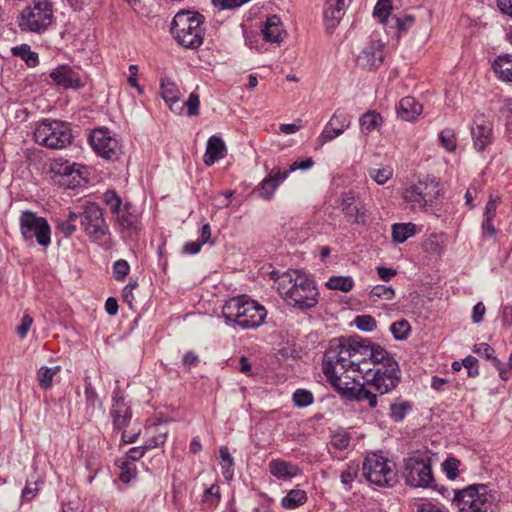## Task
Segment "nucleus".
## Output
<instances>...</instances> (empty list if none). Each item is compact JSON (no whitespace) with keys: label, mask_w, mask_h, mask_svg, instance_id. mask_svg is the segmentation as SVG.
<instances>
[{"label":"nucleus","mask_w":512,"mask_h":512,"mask_svg":"<svg viewBox=\"0 0 512 512\" xmlns=\"http://www.w3.org/2000/svg\"><path fill=\"white\" fill-rule=\"evenodd\" d=\"M382 123V116L374 110L367 111L359 119L361 132L366 135L380 128Z\"/></svg>","instance_id":"29"},{"label":"nucleus","mask_w":512,"mask_h":512,"mask_svg":"<svg viewBox=\"0 0 512 512\" xmlns=\"http://www.w3.org/2000/svg\"><path fill=\"white\" fill-rule=\"evenodd\" d=\"M226 152L227 149L224 141L220 137L213 135L207 141L204 163L207 166H211L220 159H223L226 156Z\"/></svg>","instance_id":"24"},{"label":"nucleus","mask_w":512,"mask_h":512,"mask_svg":"<svg viewBox=\"0 0 512 512\" xmlns=\"http://www.w3.org/2000/svg\"><path fill=\"white\" fill-rule=\"evenodd\" d=\"M351 437L346 431H339L332 435L330 444L338 450H345L350 445Z\"/></svg>","instance_id":"47"},{"label":"nucleus","mask_w":512,"mask_h":512,"mask_svg":"<svg viewBox=\"0 0 512 512\" xmlns=\"http://www.w3.org/2000/svg\"><path fill=\"white\" fill-rule=\"evenodd\" d=\"M89 143L105 159H116L120 154L119 142L107 128L94 129L89 136Z\"/></svg>","instance_id":"14"},{"label":"nucleus","mask_w":512,"mask_h":512,"mask_svg":"<svg viewBox=\"0 0 512 512\" xmlns=\"http://www.w3.org/2000/svg\"><path fill=\"white\" fill-rule=\"evenodd\" d=\"M369 175L377 184L383 185L392 177L393 170L390 167L371 169Z\"/></svg>","instance_id":"49"},{"label":"nucleus","mask_w":512,"mask_h":512,"mask_svg":"<svg viewBox=\"0 0 512 512\" xmlns=\"http://www.w3.org/2000/svg\"><path fill=\"white\" fill-rule=\"evenodd\" d=\"M439 140L441 145L448 152H454L457 147L456 136L452 129L445 128L439 134Z\"/></svg>","instance_id":"42"},{"label":"nucleus","mask_w":512,"mask_h":512,"mask_svg":"<svg viewBox=\"0 0 512 512\" xmlns=\"http://www.w3.org/2000/svg\"><path fill=\"white\" fill-rule=\"evenodd\" d=\"M351 125V116L342 111L336 110L321 132L320 139L329 142L342 135Z\"/></svg>","instance_id":"18"},{"label":"nucleus","mask_w":512,"mask_h":512,"mask_svg":"<svg viewBox=\"0 0 512 512\" xmlns=\"http://www.w3.org/2000/svg\"><path fill=\"white\" fill-rule=\"evenodd\" d=\"M61 370L60 366H54V367H46L42 366L38 370L37 373V380L39 382V385L42 389H50L52 387V382L54 376Z\"/></svg>","instance_id":"35"},{"label":"nucleus","mask_w":512,"mask_h":512,"mask_svg":"<svg viewBox=\"0 0 512 512\" xmlns=\"http://www.w3.org/2000/svg\"><path fill=\"white\" fill-rule=\"evenodd\" d=\"M314 166V160L311 157H307L302 160H296L294 161L290 168L287 170L289 171V174L291 172H294L296 170H308Z\"/></svg>","instance_id":"56"},{"label":"nucleus","mask_w":512,"mask_h":512,"mask_svg":"<svg viewBox=\"0 0 512 512\" xmlns=\"http://www.w3.org/2000/svg\"><path fill=\"white\" fill-rule=\"evenodd\" d=\"M202 15L192 11L178 12L172 21L171 32L186 48H198L203 41Z\"/></svg>","instance_id":"6"},{"label":"nucleus","mask_w":512,"mask_h":512,"mask_svg":"<svg viewBox=\"0 0 512 512\" xmlns=\"http://www.w3.org/2000/svg\"><path fill=\"white\" fill-rule=\"evenodd\" d=\"M130 271V266L126 260H117L113 265V276L116 280L122 281Z\"/></svg>","instance_id":"52"},{"label":"nucleus","mask_w":512,"mask_h":512,"mask_svg":"<svg viewBox=\"0 0 512 512\" xmlns=\"http://www.w3.org/2000/svg\"><path fill=\"white\" fill-rule=\"evenodd\" d=\"M50 77L53 82L65 89H80L85 86V79L78 70L69 65H60L55 68Z\"/></svg>","instance_id":"17"},{"label":"nucleus","mask_w":512,"mask_h":512,"mask_svg":"<svg viewBox=\"0 0 512 512\" xmlns=\"http://www.w3.org/2000/svg\"><path fill=\"white\" fill-rule=\"evenodd\" d=\"M220 488L217 484L211 485L204 492V503L209 507L216 506L220 501Z\"/></svg>","instance_id":"51"},{"label":"nucleus","mask_w":512,"mask_h":512,"mask_svg":"<svg viewBox=\"0 0 512 512\" xmlns=\"http://www.w3.org/2000/svg\"><path fill=\"white\" fill-rule=\"evenodd\" d=\"M103 201L115 215L123 208L121 198L113 190H108L103 194Z\"/></svg>","instance_id":"43"},{"label":"nucleus","mask_w":512,"mask_h":512,"mask_svg":"<svg viewBox=\"0 0 512 512\" xmlns=\"http://www.w3.org/2000/svg\"><path fill=\"white\" fill-rule=\"evenodd\" d=\"M277 290L287 305L301 311L314 308L319 301L315 282L299 270H290L279 276Z\"/></svg>","instance_id":"2"},{"label":"nucleus","mask_w":512,"mask_h":512,"mask_svg":"<svg viewBox=\"0 0 512 512\" xmlns=\"http://www.w3.org/2000/svg\"><path fill=\"white\" fill-rule=\"evenodd\" d=\"M199 105H200V100H199V95L195 92H192L187 101L184 102L181 106L182 108L184 106L187 107V113L189 116H196L199 114Z\"/></svg>","instance_id":"53"},{"label":"nucleus","mask_w":512,"mask_h":512,"mask_svg":"<svg viewBox=\"0 0 512 512\" xmlns=\"http://www.w3.org/2000/svg\"><path fill=\"white\" fill-rule=\"evenodd\" d=\"M116 221L123 230L130 232L139 230V216L130 203L123 205V208L116 214Z\"/></svg>","instance_id":"26"},{"label":"nucleus","mask_w":512,"mask_h":512,"mask_svg":"<svg viewBox=\"0 0 512 512\" xmlns=\"http://www.w3.org/2000/svg\"><path fill=\"white\" fill-rule=\"evenodd\" d=\"M376 270L379 277L383 281H389L392 277H394L397 274V271L394 268L390 267L378 266Z\"/></svg>","instance_id":"63"},{"label":"nucleus","mask_w":512,"mask_h":512,"mask_svg":"<svg viewBox=\"0 0 512 512\" xmlns=\"http://www.w3.org/2000/svg\"><path fill=\"white\" fill-rule=\"evenodd\" d=\"M330 290L349 292L354 287V280L351 276H331L325 283Z\"/></svg>","instance_id":"31"},{"label":"nucleus","mask_w":512,"mask_h":512,"mask_svg":"<svg viewBox=\"0 0 512 512\" xmlns=\"http://www.w3.org/2000/svg\"><path fill=\"white\" fill-rule=\"evenodd\" d=\"M471 137L474 148L482 152L493 140V124L490 119L482 113L476 114L471 126Z\"/></svg>","instance_id":"15"},{"label":"nucleus","mask_w":512,"mask_h":512,"mask_svg":"<svg viewBox=\"0 0 512 512\" xmlns=\"http://www.w3.org/2000/svg\"><path fill=\"white\" fill-rule=\"evenodd\" d=\"M313 400V394L308 390L298 389L293 394L294 405L300 408L311 405Z\"/></svg>","instance_id":"44"},{"label":"nucleus","mask_w":512,"mask_h":512,"mask_svg":"<svg viewBox=\"0 0 512 512\" xmlns=\"http://www.w3.org/2000/svg\"><path fill=\"white\" fill-rule=\"evenodd\" d=\"M391 8L390 0H378L373 14L380 20V22L388 26L389 19L393 16L390 12Z\"/></svg>","instance_id":"39"},{"label":"nucleus","mask_w":512,"mask_h":512,"mask_svg":"<svg viewBox=\"0 0 512 512\" xmlns=\"http://www.w3.org/2000/svg\"><path fill=\"white\" fill-rule=\"evenodd\" d=\"M19 228L26 242H37L40 246L47 247L51 243V228L48 221L35 212L25 210L19 217Z\"/></svg>","instance_id":"11"},{"label":"nucleus","mask_w":512,"mask_h":512,"mask_svg":"<svg viewBox=\"0 0 512 512\" xmlns=\"http://www.w3.org/2000/svg\"><path fill=\"white\" fill-rule=\"evenodd\" d=\"M132 416L131 406L125 401L120 387L117 386L113 391L112 406L110 409V417L114 428L123 430L129 425Z\"/></svg>","instance_id":"16"},{"label":"nucleus","mask_w":512,"mask_h":512,"mask_svg":"<svg viewBox=\"0 0 512 512\" xmlns=\"http://www.w3.org/2000/svg\"><path fill=\"white\" fill-rule=\"evenodd\" d=\"M32 324H33V318L29 314H25L21 320L20 325L16 328L17 335L21 339L26 338Z\"/></svg>","instance_id":"55"},{"label":"nucleus","mask_w":512,"mask_h":512,"mask_svg":"<svg viewBox=\"0 0 512 512\" xmlns=\"http://www.w3.org/2000/svg\"><path fill=\"white\" fill-rule=\"evenodd\" d=\"M459 465L460 461L453 457L447 458L442 463L443 471L445 472L448 479L454 480L458 476Z\"/></svg>","instance_id":"50"},{"label":"nucleus","mask_w":512,"mask_h":512,"mask_svg":"<svg viewBox=\"0 0 512 512\" xmlns=\"http://www.w3.org/2000/svg\"><path fill=\"white\" fill-rule=\"evenodd\" d=\"M422 113V105L414 97H404L397 106V115L404 121H414Z\"/></svg>","instance_id":"27"},{"label":"nucleus","mask_w":512,"mask_h":512,"mask_svg":"<svg viewBox=\"0 0 512 512\" xmlns=\"http://www.w3.org/2000/svg\"><path fill=\"white\" fill-rule=\"evenodd\" d=\"M363 475L367 481L379 487H393L398 482L394 462L382 455L372 453L363 462Z\"/></svg>","instance_id":"10"},{"label":"nucleus","mask_w":512,"mask_h":512,"mask_svg":"<svg viewBox=\"0 0 512 512\" xmlns=\"http://www.w3.org/2000/svg\"><path fill=\"white\" fill-rule=\"evenodd\" d=\"M411 410V404L409 401L402 400L394 402L390 405V417L396 421L400 422L404 419L408 411Z\"/></svg>","instance_id":"38"},{"label":"nucleus","mask_w":512,"mask_h":512,"mask_svg":"<svg viewBox=\"0 0 512 512\" xmlns=\"http://www.w3.org/2000/svg\"><path fill=\"white\" fill-rule=\"evenodd\" d=\"M220 464L222 467V472L225 479L230 480L233 477V465L234 461L232 456L229 453L227 447H221L219 450Z\"/></svg>","instance_id":"37"},{"label":"nucleus","mask_w":512,"mask_h":512,"mask_svg":"<svg viewBox=\"0 0 512 512\" xmlns=\"http://www.w3.org/2000/svg\"><path fill=\"white\" fill-rule=\"evenodd\" d=\"M289 176V171H283L279 167L273 168L268 175L260 182L257 191L259 196L269 201L274 197L275 191Z\"/></svg>","instance_id":"19"},{"label":"nucleus","mask_w":512,"mask_h":512,"mask_svg":"<svg viewBox=\"0 0 512 512\" xmlns=\"http://www.w3.org/2000/svg\"><path fill=\"white\" fill-rule=\"evenodd\" d=\"M85 401L87 413L90 415H94L96 411H100L102 409V401L98 397V394L92 387L91 383H88L85 386Z\"/></svg>","instance_id":"34"},{"label":"nucleus","mask_w":512,"mask_h":512,"mask_svg":"<svg viewBox=\"0 0 512 512\" xmlns=\"http://www.w3.org/2000/svg\"><path fill=\"white\" fill-rule=\"evenodd\" d=\"M497 500L496 491L477 484L455 491L452 506L457 512H493Z\"/></svg>","instance_id":"4"},{"label":"nucleus","mask_w":512,"mask_h":512,"mask_svg":"<svg viewBox=\"0 0 512 512\" xmlns=\"http://www.w3.org/2000/svg\"><path fill=\"white\" fill-rule=\"evenodd\" d=\"M385 44L381 39L371 36L356 55V65L364 70L378 69L385 59Z\"/></svg>","instance_id":"13"},{"label":"nucleus","mask_w":512,"mask_h":512,"mask_svg":"<svg viewBox=\"0 0 512 512\" xmlns=\"http://www.w3.org/2000/svg\"><path fill=\"white\" fill-rule=\"evenodd\" d=\"M322 371L343 397L378 405V397L394 390L401 381L398 362L382 346L367 338L341 337L331 341Z\"/></svg>","instance_id":"1"},{"label":"nucleus","mask_w":512,"mask_h":512,"mask_svg":"<svg viewBox=\"0 0 512 512\" xmlns=\"http://www.w3.org/2000/svg\"><path fill=\"white\" fill-rule=\"evenodd\" d=\"M395 296V291L391 286H385V285H376L374 286L370 293V298H380L384 300H392Z\"/></svg>","instance_id":"45"},{"label":"nucleus","mask_w":512,"mask_h":512,"mask_svg":"<svg viewBox=\"0 0 512 512\" xmlns=\"http://www.w3.org/2000/svg\"><path fill=\"white\" fill-rule=\"evenodd\" d=\"M307 501L304 490L293 489L282 499L281 504L286 509H295Z\"/></svg>","instance_id":"32"},{"label":"nucleus","mask_w":512,"mask_h":512,"mask_svg":"<svg viewBox=\"0 0 512 512\" xmlns=\"http://www.w3.org/2000/svg\"><path fill=\"white\" fill-rule=\"evenodd\" d=\"M416 233V225L413 223H396L392 226V238L396 243H403Z\"/></svg>","instance_id":"30"},{"label":"nucleus","mask_w":512,"mask_h":512,"mask_svg":"<svg viewBox=\"0 0 512 512\" xmlns=\"http://www.w3.org/2000/svg\"><path fill=\"white\" fill-rule=\"evenodd\" d=\"M35 141L49 149H62L72 141L70 125L59 120L44 119L40 121L34 130Z\"/></svg>","instance_id":"9"},{"label":"nucleus","mask_w":512,"mask_h":512,"mask_svg":"<svg viewBox=\"0 0 512 512\" xmlns=\"http://www.w3.org/2000/svg\"><path fill=\"white\" fill-rule=\"evenodd\" d=\"M12 53L14 56H18L23 59L28 66L33 67L38 63V55L35 52H32L30 46L27 44L13 47Z\"/></svg>","instance_id":"36"},{"label":"nucleus","mask_w":512,"mask_h":512,"mask_svg":"<svg viewBox=\"0 0 512 512\" xmlns=\"http://www.w3.org/2000/svg\"><path fill=\"white\" fill-rule=\"evenodd\" d=\"M160 89L161 96L168 104L171 111L181 113L182 106H179L181 93L175 82L169 78H163L160 82Z\"/></svg>","instance_id":"21"},{"label":"nucleus","mask_w":512,"mask_h":512,"mask_svg":"<svg viewBox=\"0 0 512 512\" xmlns=\"http://www.w3.org/2000/svg\"><path fill=\"white\" fill-rule=\"evenodd\" d=\"M415 23V18L412 15L406 14L402 17L393 15L389 19L388 27L396 29L397 35L407 32Z\"/></svg>","instance_id":"33"},{"label":"nucleus","mask_w":512,"mask_h":512,"mask_svg":"<svg viewBox=\"0 0 512 512\" xmlns=\"http://www.w3.org/2000/svg\"><path fill=\"white\" fill-rule=\"evenodd\" d=\"M38 490V480L34 483L27 481L26 486L22 491L21 497L24 501H30L37 495Z\"/></svg>","instance_id":"57"},{"label":"nucleus","mask_w":512,"mask_h":512,"mask_svg":"<svg viewBox=\"0 0 512 512\" xmlns=\"http://www.w3.org/2000/svg\"><path fill=\"white\" fill-rule=\"evenodd\" d=\"M390 331L396 340H404L408 337L411 331V326L407 320L402 319L394 322L390 326Z\"/></svg>","instance_id":"40"},{"label":"nucleus","mask_w":512,"mask_h":512,"mask_svg":"<svg viewBox=\"0 0 512 512\" xmlns=\"http://www.w3.org/2000/svg\"><path fill=\"white\" fill-rule=\"evenodd\" d=\"M52 170L55 174L70 176L74 172V164L71 165L69 162H65L59 165H55Z\"/></svg>","instance_id":"60"},{"label":"nucleus","mask_w":512,"mask_h":512,"mask_svg":"<svg viewBox=\"0 0 512 512\" xmlns=\"http://www.w3.org/2000/svg\"><path fill=\"white\" fill-rule=\"evenodd\" d=\"M199 357L197 354H195L193 351H188L182 359V363L186 369H191V367H194L198 364Z\"/></svg>","instance_id":"61"},{"label":"nucleus","mask_w":512,"mask_h":512,"mask_svg":"<svg viewBox=\"0 0 512 512\" xmlns=\"http://www.w3.org/2000/svg\"><path fill=\"white\" fill-rule=\"evenodd\" d=\"M496 76L505 82H512V54L499 55L493 62Z\"/></svg>","instance_id":"28"},{"label":"nucleus","mask_w":512,"mask_h":512,"mask_svg":"<svg viewBox=\"0 0 512 512\" xmlns=\"http://www.w3.org/2000/svg\"><path fill=\"white\" fill-rule=\"evenodd\" d=\"M344 14V0H325L323 18L327 29H334Z\"/></svg>","instance_id":"22"},{"label":"nucleus","mask_w":512,"mask_h":512,"mask_svg":"<svg viewBox=\"0 0 512 512\" xmlns=\"http://www.w3.org/2000/svg\"><path fill=\"white\" fill-rule=\"evenodd\" d=\"M442 196L440 183L432 177H426L412 183L403 191L404 200L413 210L426 211L433 207Z\"/></svg>","instance_id":"8"},{"label":"nucleus","mask_w":512,"mask_h":512,"mask_svg":"<svg viewBox=\"0 0 512 512\" xmlns=\"http://www.w3.org/2000/svg\"><path fill=\"white\" fill-rule=\"evenodd\" d=\"M167 437L166 432L158 433L152 438L148 439L145 443V447L147 450L154 449L165 443Z\"/></svg>","instance_id":"59"},{"label":"nucleus","mask_w":512,"mask_h":512,"mask_svg":"<svg viewBox=\"0 0 512 512\" xmlns=\"http://www.w3.org/2000/svg\"><path fill=\"white\" fill-rule=\"evenodd\" d=\"M263 38L270 43H280L285 31L280 18L277 15L269 16L261 29Z\"/></svg>","instance_id":"23"},{"label":"nucleus","mask_w":512,"mask_h":512,"mask_svg":"<svg viewBox=\"0 0 512 512\" xmlns=\"http://www.w3.org/2000/svg\"><path fill=\"white\" fill-rule=\"evenodd\" d=\"M270 473L280 480L291 479L300 473V468L288 461L273 459L269 462Z\"/></svg>","instance_id":"25"},{"label":"nucleus","mask_w":512,"mask_h":512,"mask_svg":"<svg viewBox=\"0 0 512 512\" xmlns=\"http://www.w3.org/2000/svg\"><path fill=\"white\" fill-rule=\"evenodd\" d=\"M430 451H416L404 459L403 477L407 485L414 488H435Z\"/></svg>","instance_id":"5"},{"label":"nucleus","mask_w":512,"mask_h":512,"mask_svg":"<svg viewBox=\"0 0 512 512\" xmlns=\"http://www.w3.org/2000/svg\"><path fill=\"white\" fill-rule=\"evenodd\" d=\"M354 323L359 330L365 332H371L377 327L376 320L371 315H359L355 318Z\"/></svg>","instance_id":"46"},{"label":"nucleus","mask_w":512,"mask_h":512,"mask_svg":"<svg viewBox=\"0 0 512 512\" xmlns=\"http://www.w3.org/2000/svg\"><path fill=\"white\" fill-rule=\"evenodd\" d=\"M53 19V5L49 0H33L20 12L17 22L21 31L41 34Z\"/></svg>","instance_id":"7"},{"label":"nucleus","mask_w":512,"mask_h":512,"mask_svg":"<svg viewBox=\"0 0 512 512\" xmlns=\"http://www.w3.org/2000/svg\"><path fill=\"white\" fill-rule=\"evenodd\" d=\"M503 325L507 328L512 326V307L504 306L501 312Z\"/></svg>","instance_id":"64"},{"label":"nucleus","mask_w":512,"mask_h":512,"mask_svg":"<svg viewBox=\"0 0 512 512\" xmlns=\"http://www.w3.org/2000/svg\"><path fill=\"white\" fill-rule=\"evenodd\" d=\"M358 471V465L353 462L347 464L346 468L342 471L340 475V480L341 483L345 486L346 490H349L351 488V484L356 479Z\"/></svg>","instance_id":"41"},{"label":"nucleus","mask_w":512,"mask_h":512,"mask_svg":"<svg viewBox=\"0 0 512 512\" xmlns=\"http://www.w3.org/2000/svg\"><path fill=\"white\" fill-rule=\"evenodd\" d=\"M81 227L85 234L93 241H101L109 235L103 210L93 202H88L81 213Z\"/></svg>","instance_id":"12"},{"label":"nucleus","mask_w":512,"mask_h":512,"mask_svg":"<svg viewBox=\"0 0 512 512\" xmlns=\"http://www.w3.org/2000/svg\"><path fill=\"white\" fill-rule=\"evenodd\" d=\"M119 467L121 470L119 478L122 482L129 483L136 477L137 470L133 462L122 461Z\"/></svg>","instance_id":"48"},{"label":"nucleus","mask_w":512,"mask_h":512,"mask_svg":"<svg viewBox=\"0 0 512 512\" xmlns=\"http://www.w3.org/2000/svg\"><path fill=\"white\" fill-rule=\"evenodd\" d=\"M473 352L478 354L480 357L490 360L492 363L493 359H498L496 356H494V349L487 343H479L474 345Z\"/></svg>","instance_id":"54"},{"label":"nucleus","mask_w":512,"mask_h":512,"mask_svg":"<svg viewBox=\"0 0 512 512\" xmlns=\"http://www.w3.org/2000/svg\"><path fill=\"white\" fill-rule=\"evenodd\" d=\"M341 210L352 223L366 224L367 210L364 205L356 204L354 193L347 192L341 196Z\"/></svg>","instance_id":"20"},{"label":"nucleus","mask_w":512,"mask_h":512,"mask_svg":"<svg viewBox=\"0 0 512 512\" xmlns=\"http://www.w3.org/2000/svg\"><path fill=\"white\" fill-rule=\"evenodd\" d=\"M497 203L498 198H490L485 207L484 219H494V217L496 216Z\"/></svg>","instance_id":"62"},{"label":"nucleus","mask_w":512,"mask_h":512,"mask_svg":"<svg viewBox=\"0 0 512 512\" xmlns=\"http://www.w3.org/2000/svg\"><path fill=\"white\" fill-rule=\"evenodd\" d=\"M486 313L485 305L482 302H478L473 306L472 309V321L475 324H479L483 321Z\"/></svg>","instance_id":"58"},{"label":"nucleus","mask_w":512,"mask_h":512,"mask_svg":"<svg viewBox=\"0 0 512 512\" xmlns=\"http://www.w3.org/2000/svg\"><path fill=\"white\" fill-rule=\"evenodd\" d=\"M224 318L234 322L243 329L261 326L267 316L263 305L245 295L227 300L222 308Z\"/></svg>","instance_id":"3"}]
</instances>
